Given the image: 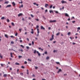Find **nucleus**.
<instances>
[{"label":"nucleus","mask_w":80,"mask_h":80,"mask_svg":"<svg viewBox=\"0 0 80 80\" xmlns=\"http://www.w3.org/2000/svg\"><path fill=\"white\" fill-rule=\"evenodd\" d=\"M27 40H28V41H29V39H28V38H27Z\"/></svg>","instance_id":"obj_58"},{"label":"nucleus","mask_w":80,"mask_h":80,"mask_svg":"<svg viewBox=\"0 0 80 80\" xmlns=\"http://www.w3.org/2000/svg\"><path fill=\"white\" fill-rule=\"evenodd\" d=\"M11 6H12V5H8L6 7V8H7V7H11Z\"/></svg>","instance_id":"obj_4"},{"label":"nucleus","mask_w":80,"mask_h":80,"mask_svg":"<svg viewBox=\"0 0 80 80\" xmlns=\"http://www.w3.org/2000/svg\"><path fill=\"white\" fill-rule=\"evenodd\" d=\"M47 11H48L47 9H46V10H45V12H47Z\"/></svg>","instance_id":"obj_56"},{"label":"nucleus","mask_w":80,"mask_h":80,"mask_svg":"<svg viewBox=\"0 0 80 80\" xmlns=\"http://www.w3.org/2000/svg\"><path fill=\"white\" fill-rule=\"evenodd\" d=\"M37 30L38 31V34L40 33V32H39V29L38 28L37 29Z\"/></svg>","instance_id":"obj_13"},{"label":"nucleus","mask_w":80,"mask_h":80,"mask_svg":"<svg viewBox=\"0 0 80 80\" xmlns=\"http://www.w3.org/2000/svg\"><path fill=\"white\" fill-rule=\"evenodd\" d=\"M35 20H37V21H39V19H35Z\"/></svg>","instance_id":"obj_50"},{"label":"nucleus","mask_w":80,"mask_h":80,"mask_svg":"<svg viewBox=\"0 0 80 80\" xmlns=\"http://www.w3.org/2000/svg\"><path fill=\"white\" fill-rule=\"evenodd\" d=\"M61 71H62V69H59V70L58 72L57 73H59V72H61Z\"/></svg>","instance_id":"obj_11"},{"label":"nucleus","mask_w":80,"mask_h":80,"mask_svg":"<svg viewBox=\"0 0 80 80\" xmlns=\"http://www.w3.org/2000/svg\"><path fill=\"white\" fill-rule=\"evenodd\" d=\"M45 54H47V52H44Z\"/></svg>","instance_id":"obj_51"},{"label":"nucleus","mask_w":80,"mask_h":80,"mask_svg":"<svg viewBox=\"0 0 80 80\" xmlns=\"http://www.w3.org/2000/svg\"><path fill=\"white\" fill-rule=\"evenodd\" d=\"M38 49H39V50H41L42 51H43V49H42V48H38Z\"/></svg>","instance_id":"obj_17"},{"label":"nucleus","mask_w":80,"mask_h":80,"mask_svg":"<svg viewBox=\"0 0 80 80\" xmlns=\"http://www.w3.org/2000/svg\"><path fill=\"white\" fill-rule=\"evenodd\" d=\"M20 75H23V73L22 72H20Z\"/></svg>","instance_id":"obj_33"},{"label":"nucleus","mask_w":80,"mask_h":80,"mask_svg":"<svg viewBox=\"0 0 80 80\" xmlns=\"http://www.w3.org/2000/svg\"><path fill=\"white\" fill-rule=\"evenodd\" d=\"M15 65H20V64H19V63H18V62H16L15 63Z\"/></svg>","instance_id":"obj_20"},{"label":"nucleus","mask_w":80,"mask_h":80,"mask_svg":"<svg viewBox=\"0 0 80 80\" xmlns=\"http://www.w3.org/2000/svg\"><path fill=\"white\" fill-rule=\"evenodd\" d=\"M31 33H32V34H33V31L31 32Z\"/></svg>","instance_id":"obj_60"},{"label":"nucleus","mask_w":80,"mask_h":80,"mask_svg":"<svg viewBox=\"0 0 80 80\" xmlns=\"http://www.w3.org/2000/svg\"><path fill=\"white\" fill-rule=\"evenodd\" d=\"M7 74H4V75H3V76H4V77H7Z\"/></svg>","instance_id":"obj_21"},{"label":"nucleus","mask_w":80,"mask_h":80,"mask_svg":"<svg viewBox=\"0 0 80 80\" xmlns=\"http://www.w3.org/2000/svg\"><path fill=\"white\" fill-rule=\"evenodd\" d=\"M78 30H80V27H78Z\"/></svg>","instance_id":"obj_63"},{"label":"nucleus","mask_w":80,"mask_h":80,"mask_svg":"<svg viewBox=\"0 0 80 80\" xmlns=\"http://www.w3.org/2000/svg\"><path fill=\"white\" fill-rule=\"evenodd\" d=\"M19 58H22V56H18Z\"/></svg>","instance_id":"obj_18"},{"label":"nucleus","mask_w":80,"mask_h":80,"mask_svg":"<svg viewBox=\"0 0 80 80\" xmlns=\"http://www.w3.org/2000/svg\"><path fill=\"white\" fill-rule=\"evenodd\" d=\"M65 15L66 17H69L68 15V14H67V13H65Z\"/></svg>","instance_id":"obj_10"},{"label":"nucleus","mask_w":80,"mask_h":80,"mask_svg":"<svg viewBox=\"0 0 80 80\" xmlns=\"http://www.w3.org/2000/svg\"><path fill=\"white\" fill-rule=\"evenodd\" d=\"M22 13H19L18 15V17H20V16H22Z\"/></svg>","instance_id":"obj_6"},{"label":"nucleus","mask_w":80,"mask_h":80,"mask_svg":"<svg viewBox=\"0 0 80 80\" xmlns=\"http://www.w3.org/2000/svg\"><path fill=\"white\" fill-rule=\"evenodd\" d=\"M17 35H18V33H17V32H16L15 34V36H17Z\"/></svg>","instance_id":"obj_35"},{"label":"nucleus","mask_w":80,"mask_h":80,"mask_svg":"<svg viewBox=\"0 0 80 80\" xmlns=\"http://www.w3.org/2000/svg\"><path fill=\"white\" fill-rule=\"evenodd\" d=\"M61 3H67V2L66 1H65L63 0H62L61 1Z\"/></svg>","instance_id":"obj_3"},{"label":"nucleus","mask_w":80,"mask_h":80,"mask_svg":"<svg viewBox=\"0 0 80 80\" xmlns=\"http://www.w3.org/2000/svg\"><path fill=\"white\" fill-rule=\"evenodd\" d=\"M11 44H13V43H14V42H13V41H12L11 42Z\"/></svg>","instance_id":"obj_39"},{"label":"nucleus","mask_w":80,"mask_h":80,"mask_svg":"<svg viewBox=\"0 0 80 80\" xmlns=\"http://www.w3.org/2000/svg\"><path fill=\"white\" fill-rule=\"evenodd\" d=\"M27 74L28 75V69L27 70Z\"/></svg>","instance_id":"obj_30"},{"label":"nucleus","mask_w":80,"mask_h":80,"mask_svg":"<svg viewBox=\"0 0 80 80\" xmlns=\"http://www.w3.org/2000/svg\"><path fill=\"white\" fill-rule=\"evenodd\" d=\"M19 71V69H18L17 70V72L18 73V71Z\"/></svg>","instance_id":"obj_46"},{"label":"nucleus","mask_w":80,"mask_h":80,"mask_svg":"<svg viewBox=\"0 0 80 80\" xmlns=\"http://www.w3.org/2000/svg\"><path fill=\"white\" fill-rule=\"evenodd\" d=\"M48 4H46L45 5V7H48Z\"/></svg>","instance_id":"obj_9"},{"label":"nucleus","mask_w":80,"mask_h":80,"mask_svg":"<svg viewBox=\"0 0 80 80\" xmlns=\"http://www.w3.org/2000/svg\"><path fill=\"white\" fill-rule=\"evenodd\" d=\"M22 30V29H19V30L20 32H21V30Z\"/></svg>","instance_id":"obj_48"},{"label":"nucleus","mask_w":80,"mask_h":80,"mask_svg":"<svg viewBox=\"0 0 80 80\" xmlns=\"http://www.w3.org/2000/svg\"><path fill=\"white\" fill-rule=\"evenodd\" d=\"M12 5H13V6H15V3L14 2H13L12 3Z\"/></svg>","instance_id":"obj_8"},{"label":"nucleus","mask_w":80,"mask_h":80,"mask_svg":"<svg viewBox=\"0 0 80 80\" xmlns=\"http://www.w3.org/2000/svg\"><path fill=\"white\" fill-rule=\"evenodd\" d=\"M39 27V26H38V25H37V28H38Z\"/></svg>","instance_id":"obj_54"},{"label":"nucleus","mask_w":80,"mask_h":80,"mask_svg":"<svg viewBox=\"0 0 80 80\" xmlns=\"http://www.w3.org/2000/svg\"><path fill=\"white\" fill-rule=\"evenodd\" d=\"M23 2L22 1H21V2H19V3H22Z\"/></svg>","instance_id":"obj_44"},{"label":"nucleus","mask_w":80,"mask_h":80,"mask_svg":"<svg viewBox=\"0 0 80 80\" xmlns=\"http://www.w3.org/2000/svg\"><path fill=\"white\" fill-rule=\"evenodd\" d=\"M56 63H57V64H60V63L58 62H56Z\"/></svg>","instance_id":"obj_38"},{"label":"nucleus","mask_w":80,"mask_h":80,"mask_svg":"<svg viewBox=\"0 0 80 80\" xmlns=\"http://www.w3.org/2000/svg\"><path fill=\"white\" fill-rule=\"evenodd\" d=\"M51 29V28H50V27H49L48 28V30H50Z\"/></svg>","instance_id":"obj_61"},{"label":"nucleus","mask_w":80,"mask_h":80,"mask_svg":"<svg viewBox=\"0 0 80 80\" xmlns=\"http://www.w3.org/2000/svg\"><path fill=\"white\" fill-rule=\"evenodd\" d=\"M32 77H35V76L34 74H33L32 75Z\"/></svg>","instance_id":"obj_52"},{"label":"nucleus","mask_w":80,"mask_h":80,"mask_svg":"<svg viewBox=\"0 0 80 80\" xmlns=\"http://www.w3.org/2000/svg\"><path fill=\"white\" fill-rule=\"evenodd\" d=\"M37 53L38 54V56H40V54L38 52V51H37Z\"/></svg>","instance_id":"obj_5"},{"label":"nucleus","mask_w":80,"mask_h":80,"mask_svg":"<svg viewBox=\"0 0 80 80\" xmlns=\"http://www.w3.org/2000/svg\"><path fill=\"white\" fill-rule=\"evenodd\" d=\"M0 57L1 58H3V57L2 56H1V55H0Z\"/></svg>","instance_id":"obj_53"},{"label":"nucleus","mask_w":80,"mask_h":80,"mask_svg":"<svg viewBox=\"0 0 80 80\" xmlns=\"http://www.w3.org/2000/svg\"><path fill=\"white\" fill-rule=\"evenodd\" d=\"M8 3H9V2L8 1H6L4 2V3L5 4L6 3L8 4Z\"/></svg>","instance_id":"obj_22"},{"label":"nucleus","mask_w":80,"mask_h":80,"mask_svg":"<svg viewBox=\"0 0 80 80\" xmlns=\"http://www.w3.org/2000/svg\"><path fill=\"white\" fill-rule=\"evenodd\" d=\"M52 5H51L50 6V8H52Z\"/></svg>","instance_id":"obj_32"},{"label":"nucleus","mask_w":80,"mask_h":80,"mask_svg":"<svg viewBox=\"0 0 80 80\" xmlns=\"http://www.w3.org/2000/svg\"><path fill=\"white\" fill-rule=\"evenodd\" d=\"M33 4L34 5H36V3H35V2L33 3Z\"/></svg>","instance_id":"obj_64"},{"label":"nucleus","mask_w":80,"mask_h":80,"mask_svg":"<svg viewBox=\"0 0 80 80\" xmlns=\"http://www.w3.org/2000/svg\"><path fill=\"white\" fill-rule=\"evenodd\" d=\"M37 68H38V67H37V66H35V69H37Z\"/></svg>","instance_id":"obj_49"},{"label":"nucleus","mask_w":80,"mask_h":80,"mask_svg":"<svg viewBox=\"0 0 80 80\" xmlns=\"http://www.w3.org/2000/svg\"><path fill=\"white\" fill-rule=\"evenodd\" d=\"M55 52H56V51H55V50H54L53 51V53H55Z\"/></svg>","instance_id":"obj_57"},{"label":"nucleus","mask_w":80,"mask_h":80,"mask_svg":"<svg viewBox=\"0 0 80 80\" xmlns=\"http://www.w3.org/2000/svg\"><path fill=\"white\" fill-rule=\"evenodd\" d=\"M70 33H71L70 32H68V35H70Z\"/></svg>","instance_id":"obj_31"},{"label":"nucleus","mask_w":80,"mask_h":80,"mask_svg":"<svg viewBox=\"0 0 80 80\" xmlns=\"http://www.w3.org/2000/svg\"><path fill=\"white\" fill-rule=\"evenodd\" d=\"M36 52H37V51L35 50H34V52H33L35 54V53H36Z\"/></svg>","instance_id":"obj_15"},{"label":"nucleus","mask_w":80,"mask_h":80,"mask_svg":"<svg viewBox=\"0 0 80 80\" xmlns=\"http://www.w3.org/2000/svg\"><path fill=\"white\" fill-rule=\"evenodd\" d=\"M19 51H21V52H23V50H22V49H19Z\"/></svg>","instance_id":"obj_34"},{"label":"nucleus","mask_w":80,"mask_h":80,"mask_svg":"<svg viewBox=\"0 0 80 80\" xmlns=\"http://www.w3.org/2000/svg\"><path fill=\"white\" fill-rule=\"evenodd\" d=\"M42 18H43L44 20H46V18L45 17V16H42Z\"/></svg>","instance_id":"obj_23"},{"label":"nucleus","mask_w":80,"mask_h":80,"mask_svg":"<svg viewBox=\"0 0 80 80\" xmlns=\"http://www.w3.org/2000/svg\"><path fill=\"white\" fill-rule=\"evenodd\" d=\"M32 45H34V42L33 41H32Z\"/></svg>","instance_id":"obj_37"},{"label":"nucleus","mask_w":80,"mask_h":80,"mask_svg":"<svg viewBox=\"0 0 80 80\" xmlns=\"http://www.w3.org/2000/svg\"><path fill=\"white\" fill-rule=\"evenodd\" d=\"M21 68H23H23H25V67H23V66H21Z\"/></svg>","instance_id":"obj_36"},{"label":"nucleus","mask_w":80,"mask_h":80,"mask_svg":"<svg viewBox=\"0 0 80 80\" xmlns=\"http://www.w3.org/2000/svg\"><path fill=\"white\" fill-rule=\"evenodd\" d=\"M5 18V19H6V18H5L4 17H2L1 18V20H3Z\"/></svg>","instance_id":"obj_12"},{"label":"nucleus","mask_w":80,"mask_h":80,"mask_svg":"<svg viewBox=\"0 0 80 80\" xmlns=\"http://www.w3.org/2000/svg\"><path fill=\"white\" fill-rule=\"evenodd\" d=\"M31 17H32V18H33L34 16H33V15L32 14H31Z\"/></svg>","instance_id":"obj_28"},{"label":"nucleus","mask_w":80,"mask_h":80,"mask_svg":"<svg viewBox=\"0 0 80 80\" xmlns=\"http://www.w3.org/2000/svg\"><path fill=\"white\" fill-rule=\"evenodd\" d=\"M55 13H58V11H55Z\"/></svg>","instance_id":"obj_42"},{"label":"nucleus","mask_w":80,"mask_h":80,"mask_svg":"<svg viewBox=\"0 0 80 80\" xmlns=\"http://www.w3.org/2000/svg\"><path fill=\"white\" fill-rule=\"evenodd\" d=\"M7 22H10V20H9V19H7Z\"/></svg>","instance_id":"obj_40"},{"label":"nucleus","mask_w":80,"mask_h":80,"mask_svg":"<svg viewBox=\"0 0 80 80\" xmlns=\"http://www.w3.org/2000/svg\"><path fill=\"white\" fill-rule=\"evenodd\" d=\"M59 34H60V32L57 33L56 34V35H57V36H58V35H59Z\"/></svg>","instance_id":"obj_25"},{"label":"nucleus","mask_w":80,"mask_h":80,"mask_svg":"<svg viewBox=\"0 0 80 80\" xmlns=\"http://www.w3.org/2000/svg\"><path fill=\"white\" fill-rule=\"evenodd\" d=\"M53 37H54V35H53V34H52V38L50 39V41H52L54 39V38Z\"/></svg>","instance_id":"obj_1"},{"label":"nucleus","mask_w":80,"mask_h":80,"mask_svg":"<svg viewBox=\"0 0 80 80\" xmlns=\"http://www.w3.org/2000/svg\"><path fill=\"white\" fill-rule=\"evenodd\" d=\"M5 37H6V38H8V35H7V34H5Z\"/></svg>","instance_id":"obj_19"},{"label":"nucleus","mask_w":80,"mask_h":80,"mask_svg":"<svg viewBox=\"0 0 80 80\" xmlns=\"http://www.w3.org/2000/svg\"><path fill=\"white\" fill-rule=\"evenodd\" d=\"M24 64H27V62L26 61H25L24 63Z\"/></svg>","instance_id":"obj_47"},{"label":"nucleus","mask_w":80,"mask_h":80,"mask_svg":"<svg viewBox=\"0 0 80 80\" xmlns=\"http://www.w3.org/2000/svg\"><path fill=\"white\" fill-rule=\"evenodd\" d=\"M72 22L73 23H75V21H72Z\"/></svg>","instance_id":"obj_45"},{"label":"nucleus","mask_w":80,"mask_h":80,"mask_svg":"<svg viewBox=\"0 0 80 80\" xmlns=\"http://www.w3.org/2000/svg\"><path fill=\"white\" fill-rule=\"evenodd\" d=\"M24 30L25 31H27V28L26 27H24Z\"/></svg>","instance_id":"obj_27"},{"label":"nucleus","mask_w":80,"mask_h":80,"mask_svg":"<svg viewBox=\"0 0 80 80\" xmlns=\"http://www.w3.org/2000/svg\"><path fill=\"white\" fill-rule=\"evenodd\" d=\"M41 29H42L43 30H45V28H43V26H41Z\"/></svg>","instance_id":"obj_7"},{"label":"nucleus","mask_w":80,"mask_h":80,"mask_svg":"<svg viewBox=\"0 0 80 80\" xmlns=\"http://www.w3.org/2000/svg\"><path fill=\"white\" fill-rule=\"evenodd\" d=\"M49 12L50 13H51L52 12H52H53V11L52 10H50L49 11Z\"/></svg>","instance_id":"obj_24"},{"label":"nucleus","mask_w":80,"mask_h":80,"mask_svg":"<svg viewBox=\"0 0 80 80\" xmlns=\"http://www.w3.org/2000/svg\"><path fill=\"white\" fill-rule=\"evenodd\" d=\"M49 22H50V23H52V22H56V20H54L53 21L50 20L49 21Z\"/></svg>","instance_id":"obj_2"},{"label":"nucleus","mask_w":80,"mask_h":80,"mask_svg":"<svg viewBox=\"0 0 80 80\" xmlns=\"http://www.w3.org/2000/svg\"><path fill=\"white\" fill-rule=\"evenodd\" d=\"M28 61H29V62H31L32 61V60L31 59H28Z\"/></svg>","instance_id":"obj_26"},{"label":"nucleus","mask_w":80,"mask_h":80,"mask_svg":"<svg viewBox=\"0 0 80 80\" xmlns=\"http://www.w3.org/2000/svg\"><path fill=\"white\" fill-rule=\"evenodd\" d=\"M13 54H12V52H11L10 53V55L11 57H13V56H12Z\"/></svg>","instance_id":"obj_16"},{"label":"nucleus","mask_w":80,"mask_h":80,"mask_svg":"<svg viewBox=\"0 0 80 80\" xmlns=\"http://www.w3.org/2000/svg\"><path fill=\"white\" fill-rule=\"evenodd\" d=\"M11 25H12V26H15V24H14V23L13 22H12Z\"/></svg>","instance_id":"obj_14"},{"label":"nucleus","mask_w":80,"mask_h":80,"mask_svg":"<svg viewBox=\"0 0 80 80\" xmlns=\"http://www.w3.org/2000/svg\"><path fill=\"white\" fill-rule=\"evenodd\" d=\"M26 48L27 49H29V47H28V46H27L26 47Z\"/></svg>","instance_id":"obj_43"},{"label":"nucleus","mask_w":80,"mask_h":80,"mask_svg":"<svg viewBox=\"0 0 80 80\" xmlns=\"http://www.w3.org/2000/svg\"><path fill=\"white\" fill-rule=\"evenodd\" d=\"M73 45H75V42H72Z\"/></svg>","instance_id":"obj_62"},{"label":"nucleus","mask_w":80,"mask_h":80,"mask_svg":"<svg viewBox=\"0 0 80 80\" xmlns=\"http://www.w3.org/2000/svg\"><path fill=\"white\" fill-rule=\"evenodd\" d=\"M21 47H22V48H24V46H23V45H21Z\"/></svg>","instance_id":"obj_41"},{"label":"nucleus","mask_w":80,"mask_h":80,"mask_svg":"<svg viewBox=\"0 0 80 80\" xmlns=\"http://www.w3.org/2000/svg\"><path fill=\"white\" fill-rule=\"evenodd\" d=\"M29 45L30 46H31V45H32V44H31V43H29Z\"/></svg>","instance_id":"obj_59"},{"label":"nucleus","mask_w":80,"mask_h":80,"mask_svg":"<svg viewBox=\"0 0 80 80\" xmlns=\"http://www.w3.org/2000/svg\"><path fill=\"white\" fill-rule=\"evenodd\" d=\"M23 7V4H22L21 6V7L22 8Z\"/></svg>","instance_id":"obj_55"},{"label":"nucleus","mask_w":80,"mask_h":80,"mask_svg":"<svg viewBox=\"0 0 80 80\" xmlns=\"http://www.w3.org/2000/svg\"><path fill=\"white\" fill-rule=\"evenodd\" d=\"M46 60H48L49 59V57H47L46 58Z\"/></svg>","instance_id":"obj_29"}]
</instances>
